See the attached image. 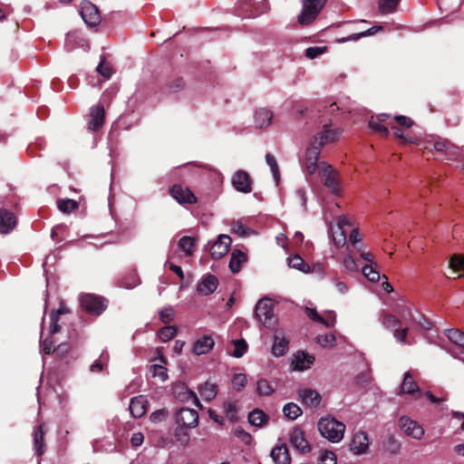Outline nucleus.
<instances>
[{"label":"nucleus","mask_w":464,"mask_h":464,"mask_svg":"<svg viewBox=\"0 0 464 464\" xmlns=\"http://www.w3.org/2000/svg\"><path fill=\"white\" fill-rule=\"evenodd\" d=\"M388 126H390L392 128V130H393L394 136L397 139H399L402 144H408V143H413L414 142L413 139L411 137L406 136V135L403 134V132H402V130H401L400 127L395 126L392 122H388Z\"/></svg>","instance_id":"obj_54"},{"label":"nucleus","mask_w":464,"mask_h":464,"mask_svg":"<svg viewBox=\"0 0 464 464\" xmlns=\"http://www.w3.org/2000/svg\"><path fill=\"white\" fill-rule=\"evenodd\" d=\"M283 413L287 419L295 420L302 414V410L297 404L289 402L283 407Z\"/></svg>","instance_id":"obj_39"},{"label":"nucleus","mask_w":464,"mask_h":464,"mask_svg":"<svg viewBox=\"0 0 464 464\" xmlns=\"http://www.w3.org/2000/svg\"><path fill=\"white\" fill-rule=\"evenodd\" d=\"M57 206L59 210L62 211L63 213H71L78 208L79 203L73 199L65 198L58 199Z\"/></svg>","instance_id":"obj_41"},{"label":"nucleus","mask_w":464,"mask_h":464,"mask_svg":"<svg viewBox=\"0 0 464 464\" xmlns=\"http://www.w3.org/2000/svg\"><path fill=\"white\" fill-rule=\"evenodd\" d=\"M44 433V424L38 425L34 430V446L38 457L45 452Z\"/></svg>","instance_id":"obj_23"},{"label":"nucleus","mask_w":464,"mask_h":464,"mask_svg":"<svg viewBox=\"0 0 464 464\" xmlns=\"http://www.w3.org/2000/svg\"><path fill=\"white\" fill-rule=\"evenodd\" d=\"M288 266L292 268H295L299 271L307 273L310 271V266L306 264L304 259L298 256L295 255L288 258Z\"/></svg>","instance_id":"obj_40"},{"label":"nucleus","mask_w":464,"mask_h":464,"mask_svg":"<svg viewBox=\"0 0 464 464\" xmlns=\"http://www.w3.org/2000/svg\"><path fill=\"white\" fill-rule=\"evenodd\" d=\"M109 355L107 353H102L98 360H96L90 367L91 372H100L107 366Z\"/></svg>","instance_id":"obj_50"},{"label":"nucleus","mask_w":464,"mask_h":464,"mask_svg":"<svg viewBox=\"0 0 464 464\" xmlns=\"http://www.w3.org/2000/svg\"><path fill=\"white\" fill-rule=\"evenodd\" d=\"M299 396L304 405L311 408L317 407L321 402V395L311 389H304L299 392Z\"/></svg>","instance_id":"obj_22"},{"label":"nucleus","mask_w":464,"mask_h":464,"mask_svg":"<svg viewBox=\"0 0 464 464\" xmlns=\"http://www.w3.org/2000/svg\"><path fill=\"white\" fill-rule=\"evenodd\" d=\"M381 322L382 325L393 333V337L400 343H404L409 333V327L401 328V321L390 313L382 314Z\"/></svg>","instance_id":"obj_4"},{"label":"nucleus","mask_w":464,"mask_h":464,"mask_svg":"<svg viewBox=\"0 0 464 464\" xmlns=\"http://www.w3.org/2000/svg\"><path fill=\"white\" fill-rule=\"evenodd\" d=\"M400 0H379L378 9L382 14H392L396 11Z\"/></svg>","instance_id":"obj_36"},{"label":"nucleus","mask_w":464,"mask_h":464,"mask_svg":"<svg viewBox=\"0 0 464 464\" xmlns=\"http://www.w3.org/2000/svg\"><path fill=\"white\" fill-rule=\"evenodd\" d=\"M321 149L320 145L312 141L305 151L304 166L309 174H314L317 170Z\"/></svg>","instance_id":"obj_11"},{"label":"nucleus","mask_w":464,"mask_h":464,"mask_svg":"<svg viewBox=\"0 0 464 464\" xmlns=\"http://www.w3.org/2000/svg\"><path fill=\"white\" fill-rule=\"evenodd\" d=\"M382 445V450L390 454H397L401 450V443L392 435H387Z\"/></svg>","instance_id":"obj_34"},{"label":"nucleus","mask_w":464,"mask_h":464,"mask_svg":"<svg viewBox=\"0 0 464 464\" xmlns=\"http://www.w3.org/2000/svg\"><path fill=\"white\" fill-rule=\"evenodd\" d=\"M198 392L205 401H210L217 396L218 386L215 383L206 382L198 387Z\"/></svg>","instance_id":"obj_30"},{"label":"nucleus","mask_w":464,"mask_h":464,"mask_svg":"<svg viewBox=\"0 0 464 464\" xmlns=\"http://www.w3.org/2000/svg\"><path fill=\"white\" fill-rule=\"evenodd\" d=\"M316 342L322 347L330 348L335 345V335L334 334H319Z\"/></svg>","instance_id":"obj_51"},{"label":"nucleus","mask_w":464,"mask_h":464,"mask_svg":"<svg viewBox=\"0 0 464 464\" xmlns=\"http://www.w3.org/2000/svg\"><path fill=\"white\" fill-rule=\"evenodd\" d=\"M70 346L67 343H60L57 347L53 348V353L60 358H64L69 353Z\"/></svg>","instance_id":"obj_64"},{"label":"nucleus","mask_w":464,"mask_h":464,"mask_svg":"<svg viewBox=\"0 0 464 464\" xmlns=\"http://www.w3.org/2000/svg\"><path fill=\"white\" fill-rule=\"evenodd\" d=\"M368 448L369 440L367 434L363 431L355 433L350 443L351 451L354 454L360 455L365 453Z\"/></svg>","instance_id":"obj_17"},{"label":"nucleus","mask_w":464,"mask_h":464,"mask_svg":"<svg viewBox=\"0 0 464 464\" xmlns=\"http://www.w3.org/2000/svg\"><path fill=\"white\" fill-rule=\"evenodd\" d=\"M231 242L228 235H220L210 249L212 257L215 259L223 257L228 252Z\"/></svg>","instance_id":"obj_16"},{"label":"nucleus","mask_w":464,"mask_h":464,"mask_svg":"<svg viewBox=\"0 0 464 464\" xmlns=\"http://www.w3.org/2000/svg\"><path fill=\"white\" fill-rule=\"evenodd\" d=\"M16 226L14 214L5 208H0V233L8 234Z\"/></svg>","instance_id":"obj_18"},{"label":"nucleus","mask_w":464,"mask_h":464,"mask_svg":"<svg viewBox=\"0 0 464 464\" xmlns=\"http://www.w3.org/2000/svg\"><path fill=\"white\" fill-rule=\"evenodd\" d=\"M399 426L406 435L415 440H420L424 434L423 428L417 421L409 417H401Z\"/></svg>","instance_id":"obj_10"},{"label":"nucleus","mask_w":464,"mask_h":464,"mask_svg":"<svg viewBox=\"0 0 464 464\" xmlns=\"http://www.w3.org/2000/svg\"><path fill=\"white\" fill-rule=\"evenodd\" d=\"M342 133L341 129H332L330 124H324L323 130L318 132L314 137L313 142L320 145L323 148L324 145L333 143L337 140Z\"/></svg>","instance_id":"obj_8"},{"label":"nucleus","mask_w":464,"mask_h":464,"mask_svg":"<svg viewBox=\"0 0 464 464\" xmlns=\"http://www.w3.org/2000/svg\"><path fill=\"white\" fill-rule=\"evenodd\" d=\"M321 173L324 185L327 187L334 194H337L340 190V184L337 179V174L332 166L324 165Z\"/></svg>","instance_id":"obj_13"},{"label":"nucleus","mask_w":464,"mask_h":464,"mask_svg":"<svg viewBox=\"0 0 464 464\" xmlns=\"http://www.w3.org/2000/svg\"><path fill=\"white\" fill-rule=\"evenodd\" d=\"M449 266L454 271H464V256L454 254L449 263Z\"/></svg>","instance_id":"obj_53"},{"label":"nucleus","mask_w":464,"mask_h":464,"mask_svg":"<svg viewBox=\"0 0 464 464\" xmlns=\"http://www.w3.org/2000/svg\"><path fill=\"white\" fill-rule=\"evenodd\" d=\"M218 285V280L214 275H208L197 285V291L201 295L212 294Z\"/></svg>","instance_id":"obj_19"},{"label":"nucleus","mask_w":464,"mask_h":464,"mask_svg":"<svg viewBox=\"0 0 464 464\" xmlns=\"http://www.w3.org/2000/svg\"><path fill=\"white\" fill-rule=\"evenodd\" d=\"M168 411L166 409H160L157 410L154 412L150 414V420L153 422H160L167 419L168 417Z\"/></svg>","instance_id":"obj_61"},{"label":"nucleus","mask_w":464,"mask_h":464,"mask_svg":"<svg viewBox=\"0 0 464 464\" xmlns=\"http://www.w3.org/2000/svg\"><path fill=\"white\" fill-rule=\"evenodd\" d=\"M140 283V278L136 272L130 273L127 276L123 277L121 281L122 287L131 289Z\"/></svg>","instance_id":"obj_46"},{"label":"nucleus","mask_w":464,"mask_h":464,"mask_svg":"<svg viewBox=\"0 0 464 464\" xmlns=\"http://www.w3.org/2000/svg\"><path fill=\"white\" fill-rule=\"evenodd\" d=\"M382 30V26L381 25H374L365 31H362L361 33H358V34H353L347 37H343V38H341L338 40L339 43H346L348 41H357L358 39L362 38V37H366V36H371V35H373L374 34L380 32Z\"/></svg>","instance_id":"obj_32"},{"label":"nucleus","mask_w":464,"mask_h":464,"mask_svg":"<svg viewBox=\"0 0 464 464\" xmlns=\"http://www.w3.org/2000/svg\"><path fill=\"white\" fill-rule=\"evenodd\" d=\"M90 119L88 121V129L91 130H98L104 124L105 110L103 105L98 104L91 108Z\"/></svg>","instance_id":"obj_14"},{"label":"nucleus","mask_w":464,"mask_h":464,"mask_svg":"<svg viewBox=\"0 0 464 464\" xmlns=\"http://www.w3.org/2000/svg\"><path fill=\"white\" fill-rule=\"evenodd\" d=\"M368 126L372 131L380 134L382 137H387L390 134L388 127L385 126L384 123L376 120L374 116L370 118Z\"/></svg>","instance_id":"obj_38"},{"label":"nucleus","mask_w":464,"mask_h":464,"mask_svg":"<svg viewBox=\"0 0 464 464\" xmlns=\"http://www.w3.org/2000/svg\"><path fill=\"white\" fill-rule=\"evenodd\" d=\"M254 315L266 328H272L276 324L273 304L268 298H263L257 302L254 310Z\"/></svg>","instance_id":"obj_3"},{"label":"nucleus","mask_w":464,"mask_h":464,"mask_svg":"<svg viewBox=\"0 0 464 464\" xmlns=\"http://www.w3.org/2000/svg\"><path fill=\"white\" fill-rule=\"evenodd\" d=\"M194 238L184 236L179 240L178 245L187 256H191L194 252Z\"/></svg>","instance_id":"obj_42"},{"label":"nucleus","mask_w":464,"mask_h":464,"mask_svg":"<svg viewBox=\"0 0 464 464\" xmlns=\"http://www.w3.org/2000/svg\"><path fill=\"white\" fill-rule=\"evenodd\" d=\"M271 458L276 464H290L291 457L289 454L288 448L285 444L276 446L271 450Z\"/></svg>","instance_id":"obj_21"},{"label":"nucleus","mask_w":464,"mask_h":464,"mask_svg":"<svg viewBox=\"0 0 464 464\" xmlns=\"http://www.w3.org/2000/svg\"><path fill=\"white\" fill-rule=\"evenodd\" d=\"M150 372L152 377H158L162 382L168 379L167 368L162 364H152Z\"/></svg>","instance_id":"obj_52"},{"label":"nucleus","mask_w":464,"mask_h":464,"mask_svg":"<svg viewBox=\"0 0 464 464\" xmlns=\"http://www.w3.org/2000/svg\"><path fill=\"white\" fill-rule=\"evenodd\" d=\"M305 314L306 315L314 322H317V323H320V324H323L324 325L327 326V327H332L334 326L335 321H336V314L334 312H332L331 314L333 315V322L332 323H329L328 321L325 320V318H324L323 316H321L316 309L314 308H309V307H306L305 308Z\"/></svg>","instance_id":"obj_33"},{"label":"nucleus","mask_w":464,"mask_h":464,"mask_svg":"<svg viewBox=\"0 0 464 464\" xmlns=\"http://www.w3.org/2000/svg\"><path fill=\"white\" fill-rule=\"evenodd\" d=\"M174 310L171 307L165 308L160 312V319L164 324H169L174 319Z\"/></svg>","instance_id":"obj_60"},{"label":"nucleus","mask_w":464,"mask_h":464,"mask_svg":"<svg viewBox=\"0 0 464 464\" xmlns=\"http://www.w3.org/2000/svg\"><path fill=\"white\" fill-rule=\"evenodd\" d=\"M395 311L406 324L415 322L414 315L410 306H397Z\"/></svg>","instance_id":"obj_44"},{"label":"nucleus","mask_w":464,"mask_h":464,"mask_svg":"<svg viewBox=\"0 0 464 464\" xmlns=\"http://www.w3.org/2000/svg\"><path fill=\"white\" fill-rule=\"evenodd\" d=\"M321 435L332 442H338L343 438L345 425L334 418H321L318 421Z\"/></svg>","instance_id":"obj_1"},{"label":"nucleus","mask_w":464,"mask_h":464,"mask_svg":"<svg viewBox=\"0 0 464 464\" xmlns=\"http://www.w3.org/2000/svg\"><path fill=\"white\" fill-rule=\"evenodd\" d=\"M256 392L260 396H270L275 390L271 387L267 380L260 379L256 383Z\"/></svg>","instance_id":"obj_48"},{"label":"nucleus","mask_w":464,"mask_h":464,"mask_svg":"<svg viewBox=\"0 0 464 464\" xmlns=\"http://www.w3.org/2000/svg\"><path fill=\"white\" fill-rule=\"evenodd\" d=\"M362 272L365 277L371 282H377L380 279V274L372 265H365L362 267Z\"/></svg>","instance_id":"obj_55"},{"label":"nucleus","mask_w":464,"mask_h":464,"mask_svg":"<svg viewBox=\"0 0 464 464\" xmlns=\"http://www.w3.org/2000/svg\"><path fill=\"white\" fill-rule=\"evenodd\" d=\"M148 401L142 395L133 397L129 406L130 412L134 418H140L147 411Z\"/></svg>","instance_id":"obj_20"},{"label":"nucleus","mask_w":464,"mask_h":464,"mask_svg":"<svg viewBox=\"0 0 464 464\" xmlns=\"http://www.w3.org/2000/svg\"><path fill=\"white\" fill-rule=\"evenodd\" d=\"M414 392H418L420 394L419 385L413 380L412 375L409 372H405L402 383L401 384L400 394H413Z\"/></svg>","instance_id":"obj_26"},{"label":"nucleus","mask_w":464,"mask_h":464,"mask_svg":"<svg viewBox=\"0 0 464 464\" xmlns=\"http://www.w3.org/2000/svg\"><path fill=\"white\" fill-rule=\"evenodd\" d=\"M247 256L239 249H235L230 257L229 268L232 273L236 274L241 270L242 265L246 262Z\"/></svg>","instance_id":"obj_24"},{"label":"nucleus","mask_w":464,"mask_h":464,"mask_svg":"<svg viewBox=\"0 0 464 464\" xmlns=\"http://www.w3.org/2000/svg\"><path fill=\"white\" fill-rule=\"evenodd\" d=\"M247 378L244 373H236L232 378V384L234 389L241 391L246 384Z\"/></svg>","instance_id":"obj_58"},{"label":"nucleus","mask_w":464,"mask_h":464,"mask_svg":"<svg viewBox=\"0 0 464 464\" xmlns=\"http://www.w3.org/2000/svg\"><path fill=\"white\" fill-rule=\"evenodd\" d=\"M82 308L94 315L102 314L107 308V300L93 294H84L80 298Z\"/></svg>","instance_id":"obj_5"},{"label":"nucleus","mask_w":464,"mask_h":464,"mask_svg":"<svg viewBox=\"0 0 464 464\" xmlns=\"http://www.w3.org/2000/svg\"><path fill=\"white\" fill-rule=\"evenodd\" d=\"M269 420V417L260 409H255L248 414V421L256 427H262Z\"/></svg>","instance_id":"obj_29"},{"label":"nucleus","mask_w":464,"mask_h":464,"mask_svg":"<svg viewBox=\"0 0 464 464\" xmlns=\"http://www.w3.org/2000/svg\"><path fill=\"white\" fill-rule=\"evenodd\" d=\"M177 334V327L174 325L164 326L158 331V336L162 342L171 340Z\"/></svg>","instance_id":"obj_45"},{"label":"nucleus","mask_w":464,"mask_h":464,"mask_svg":"<svg viewBox=\"0 0 464 464\" xmlns=\"http://www.w3.org/2000/svg\"><path fill=\"white\" fill-rule=\"evenodd\" d=\"M394 121L400 127L406 129H409L413 125V121L411 118L403 115H396L394 117Z\"/></svg>","instance_id":"obj_62"},{"label":"nucleus","mask_w":464,"mask_h":464,"mask_svg":"<svg viewBox=\"0 0 464 464\" xmlns=\"http://www.w3.org/2000/svg\"><path fill=\"white\" fill-rule=\"evenodd\" d=\"M327 46L319 45V46H312L305 50L306 58H316L317 56L324 55L327 53Z\"/></svg>","instance_id":"obj_56"},{"label":"nucleus","mask_w":464,"mask_h":464,"mask_svg":"<svg viewBox=\"0 0 464 464\" xmlns=\"http://www.w3.org/2000/svg\"><path fill=\"white\" fill-rule=\"evenodd\" d=\"M174 437L182 446H187L189 443L190 436L184 427L178 425L175 429Z\"/></svg>","instance_id":"obj_47"},{"label":"nucleus","mask_w":464,"mask_h":464,"mask_svg":"<svg viewBox=\"0 0 464 464\" xmlns=\"http://www.w3.org/2000/svg\"><path fill=\"white\" fill-rule=\"evenodd\" d=\"M273 118V113L267 109H259L254 115L255 124L257 128H266L270 125Z\"/></svg>","instance_id":"obj_27"},{"label":"nucleus","mask_w":464,"mask_h":464,"mask_svg":"<svg viewBox=\"0 0 464 464\" xmlns=\"http://www.w3.org/2000/svg\"><path fill=\"white\" fill-rule=\"evenodd\" d=\"M176 423L184 428H195L198 423V413L189 408H181L176 413Z\"/></svg>","instance_id":"obj_9"},{"label":"nucleus","mask_w":464,"mask_h":464,"mask_svg":"<svg viewBox=\"0 0 464 464\" xmlns=\"http://www.w3.org/2000/svg\"><path fill=\"white\" fill-rule=\"evenodd\" d=\"M289 342L285 337L275 335L274 343L272 346V353L275 356H283L288 350Z\"/></svg>","instance_id":"obj_31"},{"label":"nucleus","mask_w":464,"mask_h":464,"mask_svg":"<svg viewBox=\"0 0 464 464\" xmlns=\"http://www.w3.org/2000/svg\"><path fill=\"white\" fill-rule=\"evenodd\" d=\"M79 12L84 23L89 26H95L100 24L101 15L98 8L90 1H82Z\"/></svg>","instance_id":"obj_7"},{"label":"nucleus","mask_w":464,"mask_h":464,"mask_svg":"<svg viewBox=\"0 0 464 464\" xmlns=\"http://www.w3.org/2000/svg\"><path fill=\"white\" fill-rule=\"evenodd\" d=\"M290 443L298 451L302 453H308L311 451V447L304 438V433L300 428H294L290 433Z\"/></svg>","instance_id":"obj_15"},{"label":"nucleus","mask_w":464,"mask_h":464,"mask_svg":"<svg viewBox=\"0 0 464 464\" xmlns=\"http://www.w3.org/2000/svg\"><path fill=\"white\" fill-rule=\"evenodd\" d=\"M445 335L454 344L464 349V332L457 328L445 330Z\"/></svg>","instance_id":"obj_35"},{"label":"nucleus","mask_w":464,"mask_h":464,"mask_svg":"<svg viewBox=\"0 0 464 464\" xmlns=\"http://www.w3.org/2000/svg\"><path fill=\"white\" fill-rule=\"evenodd\" d=\"M314 358L304 352H298L295 356L293 363L295 364V369L298 371H304L313 364Z\"/></svg>","instance_id":"obj_28"},{"label":"nucleus","mask_w":464,"mask_h":464,"mask_svg":"<svg viewBox=\"0 0 464 464\" xmlns=\"http://www.w3.org/2000/svg\"><path fill=\"white\" fill-rule=\"evenodd\" d=\"M433 146L437 152H445L447 156L452 154L455 150L453 144L447 140H439L435 141Z\"/></svg>","instance_id":"obj_43"},{"label":"nucleus","mask_w":464,"mask_h":464,"mask_svg":"<svg viewBox=\"0 0 464 464\" xmlns=\"http://www.w3.org/2000/svg\"><path fill=\"white\" fill-rule=\"evenodd\" d=\"M234 188L242 193H249L252 190V180L249 174L245 170H237L232 177Z\"/></svg>","instance_id":"obj_12"},{"label":"nucleus","mask_w":464,"mask_h":464,"mask_svg":"<svg viewBox=\"0 0 464 464\" xmlns=\"http://www.w3.org/2000/svg\"><path fill=\"white\" fill-rule=\"evenodd\" d=\"M96 71L104 80H109L114 72L113 66L109 60H101Z\"/></svg>","instance_id":"obj_37"},{"label":"nucleus","mask_w":464,"mask_h":464,"mask_svg":"<svg viewBox=\"0 0 464 464\" xmlns=\"http://www.w3.org/2000/svg\"><path fill=\"white\" fill-rule=\"evenodd\" d=\"M169 193L180 205H192L198 202V198L195 194L188 188L183 187L180 184H174L170 187Z\"/></svg>","instance_id":"obj_6"},{"label":"nucleus","mask_w":464,"mask_h":464,"mask_svg":"<svg viewBox=\"0 0 464 464\" xmlns=\"http://www.w3.org/2000/svg\"><path fill=\"white\" fill-rule=\"evenodd\" d=\"M234 435L246 445H249L252 441V436L250 435V433L246 431L240 426L235 428Z\"/></svg>","instance_id":"obj_57"},{"label":"nucleus","mask_w":464,"mask_h":464,"mask_svg":"<svg viewBox=\"0 0 464 464\" xmlns=\"http://www.w3.org/2000/svg\"><path fill=\"white\" fill-rule=\"evenodd\" d=\"M224 411L226 412L227 418L231 421H236L237 420V406L234 402L225 401L223 404Z\"/></svg>","instance_id":"obj_59"},{"label":"nucleus","mask_w":464,"mask_h":464,"mask_svg":"<svg viewBox=\"0 0 464 464\" xmlns=\"http://www.w3.org/2000/svg\"><path fill=\"white\" fill-rule=\"evenodd\" d=\"M303 7L297 16V22L304 26L312 24L318 16L326 0H302Z\"/></svg>","instance_id":"obj_2"},{"label":"nucleus","mask_w":464,"mask_h":464,"mask_svg":"<svg viewBox=\"0 0 464 464\" xmlns=\"http://www.w3.org/2000/svg\"><path fill=\"white\" fill-rule=\"evenodd\" d=\"M232 343L235 346L232 355L236 358L242 357L247 351L248 345L246 340L244 339L234 340L232 341Z\"/></svg>","instance_id":"obj_49"},{"label":"nucleus","mask_w":464,"mask_h":464,"mask_svg":"<svg viewBox=\"0 0 464 464\" xmlns=\"http://www.w3.org/2000/svg\"><path fill=\"white\" fill-rule=\"evenodd\" d=\"M321 464H337L336 456L332 451L325 450L321 456Z\"/></svg>","instance_id":"obj_63"},{"label":"nucleus","mask_w":464,"mask_h":464,"mask_svg":"<svg viewBox=\"0 0 464 464\" xmlns=\"http://www.w3.org/2000/svg\"><path fill=\"white\" fill-rule=\"evenodd\" d=\"M214 340L210 336H203L196 341L193 347V352L197 355L206 354L210 352L214 346Z\"/></svg>","instance_id":"obj_25"}]
</instances>
